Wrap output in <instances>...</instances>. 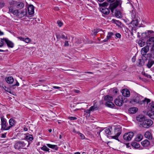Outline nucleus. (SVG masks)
Masks as SVG:
<instances>
[{"instance_id":"obj_1","label":"nucleus","mask_w":154,"mask_h":154,"mask_svg":"<svg viewBox=\"0 0 154 154\" xmlns=\"http://www.w3.org/2000/svg\"><path fill=\"white\" fill-rule=\"evenodd\" d=\"M150 101V99L145 98L144 100L143 97L140 95L137 94L131 100L130 102L133 104L138 103L139 104H142L145 102L148 103Z\"/></svg>"},{"instance_id":"obj_2","label":"nucleus","mask_w":154,"mask_h":154,"mask_svg":"<svg viewBox=\"0 0 154 154\" xmlns=\"http://www.w3.org/2000/svg\"><path fill=\"white\" fill-rule=\"evenodd\" d=\"M121 4L120 1H116L115 2L111 4L109 7L110 10L112 13H114L115 16L117 18H120L122 17V14L120 11L115 8L119 5Z\"/></svg>"},{"instance_id":"obj_3","label":"nucleus","mask_w":154,"mask_h":154,"mask_svg":"<svg viewBox=\"0 0 154 154\" xmlns=\"http://www.w3.org/2000/svg\"><path fill=\"white\" fill-rule=\"evenodd\" d=\"M153 32V31L152 30L148 31L147 32H145V33H143L142 34V35L143 36H144L145 37V36L146 37H149V39L147 40L146 42V44L147 45H153L154 42V37H150V34H152Z\"/></svg>"},{"instance_id":"obj_4","label":"nucleus","mask_w":154,"mask_h":154,"mask_svg":"<svg viewBox=\"0 0 154 154\" xmlns=\"http://www.w3.org/2000/svg\"><path fill=\"white\" fill-rule=\"evenodd\" d=\"M30 143L27 141L25 142L18 141L14 145V147L16 149H26L27 147L29 146Z\"/></svg>"},{"instance_id":"obj_5","label":"nucleus","mask_w":154,"mask_h":154,"mask_svg":"<svg viewBox=\"0 0 154 154\" xmlns=\"http://www.w3.org/2000/svg\"><path fill=\"white\" fill-rule=\"evenodd\" d=\"M1 128L2 130H8L10 129L9 127L7 125L6 120L3 117H1Z\"/></svg>"},{"instance_id":"obj_6","label":"nucleus","mask_w":154,"mask_h":154,"mask_svg":"<svg viewBox=\"0 0 154 154\" xmlns=\"http://www.w3.org/2000/svg\"><path fill=\"white\" fill-rule=\"evenodd\" d=\"M153 122L150 119L144 120L142 124L143 127L144 128H148L153 124Z\"/></svg>"},{"instance_id":"obj_7","label":"nucleus","mask_w":154,"mask_h":154,"mask_svg":"<svg viewBox=\"0 0 154 154\" xmlns=\"http://www.w3.org/2000/svg\"><path fill=\"white\" fill-rule=\"evenodd\" d=\"M134 135V134L132 132L126 133L123 136L124 139L127 141H129L132 139Z\"/></svg>"},{"instance_id":"obj_8","label":"nucleus","mask_w":154,"mask_h":154,"mask_svg":"<svg viewBox=\"0 0 154 154\" xmlns=\"http://www.w3.org/2000/svg\"><path fill=\"white\" fill-rule=\"evenodd\" d=\"M56 36L57 39H68L67 35L63 32L60 33H56Z\"/></svg>"},{"instance_id":"obj_9","label":"nucleus","mask_w":154,"mask_h":154,"mask_svg":"<svg viewBox=\"0 0 154 154\" xmlns=\"http://www.w3.org/2000/svg\"><path fill=\"white\" fill-rule=\"evenodd\" d=\"M123 98L122 96H119L114 100L115 104L118 106H121L122 105L123 103Z\"/></svg>"},{"instance_id":"obj_10","label":"nucleus","mask_w":154,"mask_h":154,"mask_svg":"<svg viewBox=\"0 0 154 154\" xmlns=\"http://www.w3.org/2000/svg\"><path fill=\"white\" fill-rule=\"evenodd\" d=\"M151 110L147 112L148 116L151 119H154V104L151 103Z\"/></svg>"},{"instance_id":"obj_11","label":"nucleus","mask_w":154,"mask_h":154,"mask_svg":"<svg viewBox=\"0 0 154 154\" xmlns=\"http://www.w3.org/2000/svg\"><path fill=\"white\" fill-rule=\"evenodd\" d=\"M149 46L147 45L141 49V53L142 57H145V56L146 55V53L149 50Z\"/></svg>"},{"instance_id":"obj_12","label":"nucleus","mask_w":154,"mask_h":154,"mask_svg":"<svg viewBox=\"0 0 154 154\" xmlns=\"http://www.w3.org/2000/svg\"><path fill=\"white\" fill-rule=\"evenodd\" d=\"M11 3H13L18 8H22L24 6V4L22 2H17L14 1L12 2Z\"/></svg>"},{"instance_id":"obj_13","label":"nucleus","mask_w":154,"mask_h":154,"mask_svg":"<svg viewBox=\"0 0 154 154\" xmlns=\"http://www.w3.org/2000/svg\"><path fill=\"white\" fill-rule=\"evenodd\" d=\"M122 95L124 97H128L130 96V92L129 91L126 89H123L121 91Z\"/></svg>"},{"instance_id":"obj_14","label":"nucleus","mask_w":154,"mask_h":154,"mask_svg":"<svg viewBox=\"0 0 154 154\" xmlns=\"http://www.w3.org/2000/svg\"><path fill=\"white\" fill-rule=\"evenodd\" d=\"M27 14V12L26 10H23L19 11L18 17L19 18L26 16Z\"/></svg>"},{"instance_id":"obj_15","label":"nucleus","mask_w":154,"mask_h":154,"mask_svg":"<svg viewBox=\"0 0 154 154\" xmlns=\"http://www.w3.org/2000/svg\"><path fill=\"white\" fill-rule=\"evenodd\" d=\"M4 40L6 43L8 47L11 48H13L14 47V44L12 42L6 38H4Z\"/></svg>"},{"instance_id":"obj_16","label":"nucleus","mask_w":154,"mask_h":154,"mask_svg":"<svg viewBox=\"0 0 154 154\" xmlns=\"http://www.w3.org/2000/svg\"><path fill=\"white\" fill-rule=\"evenodd\" d=\"M28 14L30 15H32L34 13V7L32 5H30L28 8Z\"/></svg>"},{"instance_id":"obj_17","label":"nucleus","mask_w":154,"mask_h":154,"mask_svg":"<svg viewBox=\"0 0 154 154\" xmlns=\"http://www.w3.org/2000/svg\"><path fill=\"white\" fill-rule=\"evenodd\" d=\"M144 135L145 138L148 139L149 140H152V134L149 131H146Z\"/></svg>"},{"instance_id":"obj_18","label":"nucleus","mask_w":154,"mask_h":154,"mask_svg":"<svg viewBox=\"0 0 154 154\" xmlns=\"http://www.w3.org/2000/svg\"><path fill=\"white\" fill-rule=\"evenodd\" d=\"M100 10L102 13L106 15H108L110 13L109 9L106 7H104V8H101Z\"/></svg>"},{"instance_id":"obj_19","label":"nucleus","mask_w":154,"mask_h":154,"mask_svg":"<svg viewBox=\"0 0 154 154\" xmlns=\"http://www.w3.org/2000/svg\"><path fill=\"white\" fill-rule=\"evenodd\" d=\"M5 81L8 84H12L14 82V79L12 76H10L6 78Z\"/></svg>"},{"instance_id":"obj_20","label":"nucleus","mask_w":154,"mask_h":154,"mask_svg":"<svg viewBox=\"0 0 154 154\" xmlns=\"http://www.w3.org/2000/svg\"><path fill=\"white\" fill-rule=\"evenodd\" d=\"M150 142L147 140H145L141 142L142 145L144 147H147L150 145Z\"/></svg>"},{"instance_id":"obj_21","label":"nucleus","mask_w":154,"mask_h":154,"mask_svg":"<svg viewBox=\"0 0 154 154\" xmlns=\"http://www.w3.org/2000/svg\"><path fill=\"white\" fill-rule=\"evenodd\" d=\"M114 35V34L112 32H109L108 33L107 35L106 36V38L103 41L104 42H106L108 41L109 39H110L112 35Z\"/></svg>"},{"instance_id":"obj_22","label":"nucleus","mask_w":154,"mask_h":154,"mask_svg":"<svg viewBox=\"0 0 154 154\" xmlns=\"http://www.w3.org/2000/svg\"><path fill=\"white\" fill-rule=\"evenodd\" d=\"M138 109L136 107H131L129 109L128 112L130 113L134 114L137 111Z\"/></svg>"},{"instance_id":"obj_23","label":"nucleus","mask_w":154,"mask_h":154,"mask_svg":"<svg viewBox=\"0 0 154 154\" xmlns=\"http://www.w3.org/2000/svg\"><path fill=\"white\" fill-rule=\"evenodd\" d=\"M9 126L10 129L14 126V124L16 123V122L15 120L13 119H11L9 120Z\"/></svg>"},{"instance_id":"obj_24","label":"nucleus","mask_w":154,"mask_h":154,"mask_svg":"<svg viewBox=\"0 0 154 154\" xmlns=\"http://www.w3.org/2000/svg\"><path fill=\"white\" fill-rule=\"evenodd\" d=\"M131 16L132 20H135L139 22L140 20V18L136 16L135 13H132Z\"/></svg>"},{"instance_id":"obj_25","label":"nucleus","mask_w":154,"mask_h":154,"mask_svg":"<svg viewBox=\"0 0 154 154\" xmlns=\"http://www.w3.org/2000/svg\"><path fill=\"white\" fill-rule=\"evenodd\" d=\"M137 121L141 122H143L144 120V116L143 115H139L136 118Z\"/></svg>"},{"instance_id":"obj_26","label":"nucleus","mask_w":154,"mask_h":154,"mask_svg":"<svg viewBox=\"0 0 154 154\" xmlns=\"http://www.w3.org/2000/svg\"><path fill=\"white\" fill-rule=\"evenodd\" d=\"M143 138V135L140 134H138L135 139V140L136 141H141Z\"/></svg>"},{"instance_id":"obj_27","label":"nucleus","mask_w":154,"mask_h":154,"mask_svg":"<svg viewBox=\"0 0 154 154\" xmlns=\"http://www.w3.org/2000/svg\"><path fill=\"white\" fill-rule=\"evenodd\" d=\"M104 132L106 135L109 137L111 134V132L110 129L108 128H106L104 130Z\"/></svg>"},{"instance_id":"obj_28","label":"nucleus","mask_w":154,"mask_h":154,"mask_svg":"<svg viewBox=\"0 0 154 154\" xmlns=\"http://www.w3.org/2000/svg\"><path fill=\"white\" fill-rule=\"evenodd\" d=\"M106 106L109 107H113L114 106V104L111 101H107L105 103Z\"/></svg>"},{"instance_id":"obj_29","label":"nucleus","mask_w":154,"mask_h":154,"mask_svg":"<svg viewBox=\"0 0 154 154\" xmlns=\"http://www.w3.org/2000/svg\"><path fill=\"white\" fill-rule=\"evenodd\" d=\"M104 99L105 100L108 101H111L113 100V98L111 96L107 95L104 97Z\"/></svg>"},{"instance_id":"obj_30","label":"nucleus","mask_w":154,"mask_h":154,"mask_svg":"<svg viewBox=\"0 0 154 154\" xmlns=\"http://www.w3.org/2000/svg\"><path fill=\"white\" fill-rule=\"evenodd\" d=\"M131 146L132 147L137 149L139 148L140 147V144L136 142L132 143Z\"/></svg>"},{"instance_id":"obj_31","label":"nucleus","mask_w":154,"mask_h":154,"mask_svg":"<svg viewBox=\"0 0 154 154\" xmlns=\"http://www.w3.org/2000/svg\"><path fill=\"white\" fill-rule=\"evenodd\" d=\"M47 145L49 147L53 149H54L56 150H57L58 149V147H57V145H52L50 144H47Z\"/></svg>"},{"instance_id":"obj_32","label":"nucleus","mask_w":154,"mask_h":154,"mask_svg":"<svg viewBox=\"0 0 154 154\" xmlns=\"http://www.w3.org/2000/svg\"><path fill=\"white\" fill-rule=\"evenodd\" d=\"M154 64V61L151 60H149L147 64V66L149 68H150Z\"/></svg>"},{"instance_id":"obj_33","label":"nucleus","mask_w":154,"mask_h":154,"mask_svg":"<svg viewBox=\"0 0 154 154\" xmlns=\"http://www.w3.org/2000/svg\"><path fill=\"white\" fill-rule=\"evenodd\" d=\"M25 139L27 140H29L30 141H32L33 139L32 136L31 134H28L27 135H26L25 137Z\"/></svg>"},{"instance_id":"obj_34","label":"nucleus","mask_w":154,"mask_h":154,"mask_svg":"<svg viewBox=\"0 0 154 154\" xmlns=\"http://www.w3.org/2000/svg\"><path fill=\"white\" fill-rule=\"evenodd\" d=\"M121 133L120 132H117L116 134L114 136H110L111 137V138L115 139L116 140H118L119 141V140L118 139V138L119 136L120 135Z\"/></svg>"},{"instance_id":"obj_35","label":"nucleus","mask_w":154,"mask_h":154,"mask_svg":"<svg viewBox=\"0 0 154 154\" xmlns=\"http://www.w3.org/2000/svg\"><path fill=\"white\" fill-rule=\"evenodd\" d=\"M102 30L100 29H95L92 31V34L93 35H96V34L100 31Z\"/></svg>"},{"instance_id":"obj_36","label":"nucleus","mask_w":154,"mask_h":154,"mask_svg":"<svg viewBox=\"0 0 154 154\" xmlns=\"http://www.w3.org/2000/svg\"><path fill=\"white\" fill-rule=\"evenodd\" d=\"M145 42L143 40H140L138 42V44L141 47L144 46L145 45Z\"/></svg>"},{"instance_id":"obj_37","label":"nucleus","mask_w":154,"mask_h":154,"mask_svg":"<svg viewBox=\"0 0 154 154\" xmlns=\"http://www.w3.org/2000/svg\"><path fill=\"white\" fill-rule=\"evenodd\" d=\"M144 63L143 61H142L141 59H139L137 61V65L139 66H141L144 64Z\"/></svg>"},{"instance_id":"obj_38","label":"nucleus","mask_w":154,"mask_h":154,"mask_svg":"<svg viewBox=\"0 0 154 154\" xmlns=\"http://www.w3.org/2000/svg\"><path fill=\"white\" fill-rule=\"evenodd\" d=\"M99 5L100 7H102V8H104L105 7L107 6L108 5V4L107 2H104L101 4L99 3Z\"/></svg>"},{"instance_id":"obj_39","label":"nucleus","mask_w":154,"mask_h":154,"mask_svg":"<svg viewBox=\"0 0 154 154\" xmlns=\"http://www.w3.org/2000/svg\"><path fill=\"white\" fill-rule=\"evenodd\" d=\"M19 12L18 10H14L12 14L14 15H15L17 17H18V15L19 14Z\"/></svg>"},{"instance_id":"obj_40","label":"nucleus","mask_w":154,"mask_h":154,"mask_svg":"<svg viewBox=\"0 0 154 154\" xmlns=\"http://www.w3.org/2000/svg\"><path fill=\"white\" fill-rule=\"evenodd\" d=\"M98 108L96 106H91L90 109L91 111H94V110H96Z\"/></svg>"},{"instance_id":"obj_41","label":"nucleus","mask_w":154,"mask_h":154,"mask_svg":"<svg viewBox=\"0 0 154 154\" xmlns=\"http://www.w3.org/2000/svg\"><path fill=\"white\" fill-rule=\"evenodd\" d=\"M41 149L45 151H48L49 150V149L45 146H43L41 148Z\"/></svg>"},{"instance_id":"obj_42","label":"nucleus","mask_w":154,"mask_h":154,"mask_svg":"<svg viewBox=\"0 0 154 154\" xmlns=\"http://www.w3.org/2000/svg\"><path fill=\"white\" fill-rule=\"evenodd\" d=\"M77 134L79 135L80 139L82 140L85 139V136L82 134L80 132H77Z\"/></svg>"},{"instance_id":"obj_43","label":"nucleus","mask_w":154,"mask_h":154,"mask_svg":"<svg viewBox=\"0 0 154 154\" xmlns=\"http://www.w3.org/2000/svg\"><path fill=\"white\" fill-rule=\"evenodd\" d=\"M3 88L4 89L5 91L9 92L10 93H11L10 90L8 88H7L6 87V86L5 85H4L2 86Z\"/></svg>"},{"instance_id":"obj_44","label":"nucleus","mask_w":154,"mask_h":154,"mask_svg":"<svg viewBox=\"0 0 154 154\" xmlns=\"http://www.w3.org/2000/svg\"><path fill=\"white\" fill-rule=\"evenodd\" d=\"M9 11L8 12V13H13V11H14L13 9H14V7L13 6H10L9 7Z\"/></svg>"},{"instance_id":"obj_45","label":"nucleus","mask_w":154,"mask_h":154,"mask_svg":"<svg viewBox=\"0 0 154 154\" xmlns=\"http://www.w3.org/2000/svg\"><path fill=\"white\" fill-rule=\"evenodd\" d=\"M3 41H4V38L1 39V40H0V48L2 47L4 45Z\"/></svg>"},{"instance_id":"obj_46","label":"nucleus","mask_w":154,"mask_h":154,"mask_svg":"<svg viewBox=\"0 0 154 154\" xmlns=\"http://www.w3.org/2000/svg\"><path fill=\"white\" fill-rule=\"evenodd\" d=\"M131 23L133 24H134V25L136 26H137L139 22H137L135 20H132L131 21Z\"/></svg>"},{"instance_id":"obj_47","label":"nucleus","mask_w":154,"mask_h":154,"mask_svg":"<svg viewBox=\"0 0 154 154\" xmlns=\"http://www.w3.org/2000/svg\"><path fill=\"white\" fill-rule=\"evenodd\" d=\"M57 23L58 24V26L60 27H61L63 25V23L61 22L60 21L58 20L57 21Z\"/></svg>"},{"instance_id":"obj_48","label":"nucleus","mask_w":154,"mask_h":154,"mask_svg":"<svg viewBox=\"0 0 154 154\" xmlns=\"http://www.w3.org/2000/svg\"><path fill=\"white\" fill-rule=\"evenodd\" d=\"M150 51L151 53L154 55V45H152V48L150 49Z\"/></svg>"},{"instance_id":"obj_49","label":"nucleus","mask_w":154,"mask_h":154,"mask_svg":"<svg viewBox=\"0 0 154 154\" xmlns=\"http://www.w3.org/2000/svg\"><path fill=\"white\" fill-rule=\"evenodd\" d=\"M41 117L43 121H45L47 120V119L46 118L45 116L43 115H42V116H41Z\"/></svg>"},{"instance_id":"obj_50","label":"nucleus","mask_w":154,"mask_h":154,"mask_svg":"<svg viewBox=\"0 0 154 154\" xmlns=\"http://www.w3.org/2000/svg\"><path fill=\"white\" fill-rule=\"evenodd\" d=\"M30 39L29 38H24V41L26 43H29V42Z\"/></svg>"},{"instance_id":"obj_51","label":"nucleus","mask_w":154,"mask_h":154,"mask_svg":"<svg viewBox=\"0 0 154 154\" xmlns=\"http://www.w3.org/2000/svg\"><path fill=\"white\" fill-rule=\"evenodd\" d=\"M116 37L118 38H120L121 37V34L119 33H117L115 34Z\"/></svg>"},{"instance_id":"obj_52","label":"nucleus","mask_w":154,"mask_h":154,"mask_svg":"<svg viewBox=\"0 0 154 154\" xmlns=\"http://www.w3.org/2000/svg\"><path fill=\"white\" fill-rule=\"evenodd\" d=\"M69 119L71 120H75L77 119L76 117H69Z\"/></svg>"},{"instance_id":"obj_53","label":"nucleus","mask_w":154,"mask_h":154,"mask_svg":"<svg viewBox=\"0 0 154 154\" xmlns=\"http://www.w3.org/2000/svg\"><path fill=\"white\" fill-rule=\"evenodd\" d=\"M5 3L4 2H0V8H2L4 6Z\"/></svg>"},{"instance_id":"obj_54","label":"nucleus","mask_w":154,"mask_h":154,"mask_svg":"<svg viewBox=\"0 0 154 154\" xmlns=\"http://www.w3.org/2000/svg\"><path fill=\"white\" fill-rule=\"evenodd\" d=\"M143 75H144L145 77L148 78H150V77H151L150 75L145 73H144V74H143Z\"/></svg>"},{"instance_id":"obj_55","label":"nucleus","mask_w":154,"mask_h":154,"mask_svg":"<svg viewBox=\"0 0 154 154\" xmlns=\"http://www.w3.org/2000/svg\"><path fill=\"white\" fill-rule=\"evenodd\" d=\"M85 112H86V113L90 114L91 112L90 109H88L85 110L84 111Z\"/></svg>"},{"instance_id":"obj_56","label":"nucleus","mask_w":154,"mask_h":154,"mask_svg":"<svg viewBox=\"0 0 154 154\" xmlns=\"http://www.w3.org/2000/svg\"><path fill=\"white\" fill-rule=\"evenodd\" d=\"M64 46H69L68 42L67 41H65Z\"/></svg>"},{"instance_id":"obj_57","label":"nucleus","mask_w":154,"mask_h":154,"mask_svg":"<svg viewBox=\"0 0 154 154\" xmlns=\"http://www.w3.org/2000/svg\"><path fill=\"white\" fill-rule=\"evenodd\" d=\"M77 44H80L82 43V41L80 38H79L77 39V41H76Z\"/></svg>"},{"instance_id":"obj_58","label":"nucleus","mask_w":154,"mask_h":154,"mask_svg":"<svg viewBox=\"0 0 154 154\" xmlns=\"http://www.w3.org/2000/svg\"><path fill=\"white\" fill-rule=\"evenodd\" d=\"M146 55L147 56V57L148 58H150L152 57V54H151L148 53Z\"/></svg>"},{"instance_id":"obj_59","label":"nucleus","mask_w":154,"mask_h":154,"mask_svg":"<svg viewBox=\"0 0 154 154\" xmlns=\"http://www.w3.org/2000/svg\"><path fill=\"white\" fill-rule=\"evenodd\" d=\"M6 133L2 134L1 137L5 138L6 137Z\"/></svg>"},{"instance_id":"obj_60","label":"nucleus","mask_w":154,"mask_h":154,"mask_svg":"<svg viewBox=\"0 0 154 154\" xmlns=\"http://www.w3.org/2000/svg\"><path fill=\"white\" fill-rule=\"evenodd\" d=\"M19 83H18V82L17 81H16V84L14 85H12V86H19Z\"/></svg>"},{"instance_id":"obj_61","label":"nucleus","mask_w":154,"mask_h":154,"mask_svg":"<svg viewBox=\"0 0 154 154\" xmlns=\"http://www.w3.org/2000/svg\"><path fill=\"white\" fill-rule=\"evenodd\" d=\"M53 87L54 88V89H60L61 88L59 87H57V86H53Z\"/></svg>"},{"instance_id":"obj_62","label":"nucleus","mask_w":154,"mask_h":154,"mask_svg":"<svg viewBox=\"0 0 154 154\" xmlns=\"http://www.w3.org/2000/svg\"><path fill=\"white\" fill-rule=\"evenodd\" d=\"M18 38L19 39H20V40H21V41H24V38H23L22 37H18Z\"/></svg>"},{"instance_id":"obj_63","label":"nucleus","mask_w":154,"mask_h":154,"mask_svg":"<svg viewBox=\"0 0 154 154\" xmlns=\"http://www.w3.org/2000/svg\"><path fill=\"white\" fill-rule=\"evenodd\" d=\"M112 21H113V22L114 23H118L119 22V21H118V20H116L115 19H112Z\"/></svg>"},{"instance_id":"obj_64","label":"nucleus","mask_w":154,"mask_h":154,"mask_svg":"<svg viewBox=\"0 0 154 154\" xmlns=\"http://www.w3.org/2000/svg\"><path fill=\"white\" fill-rule=\"evenodd\" d=\"M74 91L76 93H79L80 92V91L78 90H75Z\"/></svg>"}]
</instances>
